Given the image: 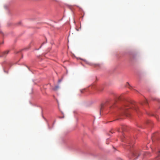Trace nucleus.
<instances>
[{"label": "nucleus", "mask_w": 160, "mask_h": 160, "mask_svg": "<svg viewBox=\"0 0 160 160\" xmlns=\"http://www.w3.org/2000/svg\"><path fill=\"white\" fill-rule=\"evenodd\" d=\"M138 107L137 105L135 103H128L126 105L124 108L123 109L124 112L125 114H126V112H125L126 110L128 109H132L134 110L136 112H138Z\"/></svg>", "instance_id": "f257e3e1"}, {"label": "nucleus", "mask_w": 160, "mask_h": 160, "mask_svg": "<svg viewBox=\"0 0 160 160\" xmlns=\"http://www.w3.org/2000/svg\"><path fill=\"white\" fill-rule=\"evenodd\" d=\"M9 52V50H7L5 52H0V57L2 56H5L8 54Z\"/></svg>", "instance_id": "f03ea898"}, {"label": "nucleus", "mask_w": 160, "mask_h": 160, "mask_svg": "<svg viewBox=\"0 0 160 160\" xmlns=\"http://www.w3.org/2000/svg\"><path fill=\"white\" fill-rule=\"evenodd\" d=\"M107 103H103L101 104L100 107V112L101 113L102 111L104 108L107 107Z\"/></svg>", "instance_id": "7ed1b4c3"}, {"label": "nucleus", "mask_w": 160, "mask_h": 160, "mask_svg": "<svg viewBox=\"0 0 160 160\" xmlns=\"http://www.w3.org/2000/svg\"><path fill=\"white\" fill-rule=\"evenodd\" d=\"M59 88V86H55L53 88V89L54 90H57Z\"/></svg>", "instance_id": "20e7f679"}, {"label": "nucleus", "mask_w": 160, "mask_h": 160, "mask_svg": "<svg viewBox=\"0 0 160 160\" xmlns=\"http://www.w3.org/2000/svg\"><path fill=\"white\" fill-rule=\"evenodd\" d=\"M144 103L145 104H146L147 103H148V102H147V100H145L144 102Z\"/></svg>", "instance_id": "39448f33"}, {"label": "nucleus", "mask_w": 160, "mask_h": 160, "mask_svg": "<svg viewBox=\"0 0 160 160\" xmlns=\"http://www.w3.org/2000/svg\"><path fill=\"white\" fill-rule=\"evenodd\" d=\"M137 153L136 152H135V153H134V155L135 156H137Z\"/></svg>", "instance_id": "423d86ee"}, {"label": "nucleus", "mask_w": 160, "mask_h": 160, "mask_svg": "<svg viewBox=\"0 0 160 160\" xmlns=\"http://www.w3.org/2000/svg\"><path fill=\"white\" fill-rule=\"evenodd\" d=\"M127 83L128 84V85L129 86V87H128V88H130L129 87H130V86L129 84V83L128 82H127Z\"/></svg>", "instance_id": "0eeeda50"}, {"label": "nucleus", "mask_w": 160, "mask_h": 160, "mask_svg": "<svg viewBox=\"0 0 160 160\" xmlns=\"http://www.w3.org/2000/svg\"><path fill=\"white\" fill-rule=\"evenodd\" d=\"M81 92L82 93L83 92V90H81Z\"/></svg>", "instance_id": "6e6552de"}, {"label": "nucleus", "mask_w": 160, "mask_h": 160, "mask_svg": "<svg viewBox=\"0 0 160 160\" xmlns=\"http://www.w3.org/2000/svg\"><path fill=\"white\" fill-rule=\"evenodd\" d=\"M61 81V80H58V82H60Z\"/></svg>", "instance_id": "1a4fd4ad"}, {"label": "nucleus", "mask_w": 160, "mask_h": 160, "mask_svg": "<svg viewBox=\"0 0 160 160\" xmlns=\"http://www.w3.org/2000/svg\"><path fill=\"white\" fill-rule=\"evenodd\" d=\"M158 152L160 153V150L159 151H158Z\"/></svg>", "instance_id": "9d476101"}]
</instances>
